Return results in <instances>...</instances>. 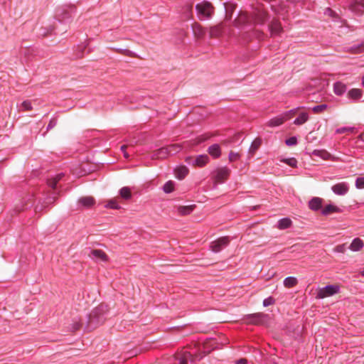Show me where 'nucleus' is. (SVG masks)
Returning a JSON list of instances; mask_svg holds the SVG:
<instances>
[{"mask_svg":"<svg viewBox=\"0 0 364 364\" xmlns=\"http://www.w3.org/2000/svg\"><path fill=\"white\" fill-rule=\"evenodd\" d=\"M267 19V14L263 7H258L254 10L252 15L250 16L246 13L240 14L237 19L238 25H252V24H263Z\"/></svg>","mask_w":364,"mask_h":364,"instance_id":"obj_1","label":"nucleus"},{"mask_svg":"<svg viewBox=\"0 0 364 364\" xmlns=\"http://www.w3.org/2000/svg\"><path fill=\"white\" fill-rule=\"evenodd\" d=\"M107 307L105 304H100L96 307L89 315L87 328H92L102 323L105 320V314Z\"/></svg>","mask_w":364,"mask_h":364,"instance_id":"obj_2","label":"nucleus"},{"mask_svg":"<svg viewBox=\"0 0 364 364\" xmlns=\"http://www.w3.org/2000/svg\"><path fill=\"white\" fill-rule=\"evenodd\" d=\"M196 10L198 18L200 21L210 19L214 13V9L211 4L205 1L197 4L196 5Z\"/></svg>","mask_w":364,"mask_h":364,"instance_id":"obj_3","label":"nucleus"},{"mask_svg":"<svg viewBox=\"0 0 364 364\" xmlns=\"http://www.w3.org/2000/svg\"><path fill=\"white\" fill-rule=\"evenodd\" d=\"M75 12L73 6H65L56 11L55 17L58 21L67 23L71 20Z\"/></svg>","mask_w":364,"mask_h":364,"instance_id":"obj_4","label":"nucleus"},{"mask_svg":"<svg viewBox=\"0 0 364 364\" xmlns=\"http://www.w3.org/2000/svg\"><path fill=\"white\" fill-rule=\"evenodd\" d=\"M205 355L198 354L195 355L193 357V354L190 352H188L186 350H183L181 352L178 353L176 355V359L178 360L179 364H188V362L192 364V363L194 361V360H200L203 358V357Z\"/></svg>","mask_w":364,"mask_h":364,"instance_id":"obj_5","label":"nucleus"},{"mask_svg":"<svg viewBox=\"0 0 364 364\" xmlns=\"http://www.w3.org/2000/svg\"><path fill=\"white\" fill-rule=\"evenodd\" d=\"M339 291L340 287L338 285H326V287L319 289L316 297L318 299H323L331 296L338 294Z\"/></svg>","mask_w":364,"mask_h":364,"instance_id":"obj_6","label":"nucleus"},{"mask_svg":"<svg viewBox=\"0 0 364 364\" xmlns=\"http://www.w3.org/2000/svg\"><path fill=\"white\" fill-rule=\"evenodd\" d=\"M230 242V238L228 237H220L210 244L211 250L214 252H219L225 247H226Z\"/></svg>","mask_w":364,"mask_h":364,"instance_id":"obj_7","label":"nucleus"},{"mask_svg":"<svg viewBox=\"0 0 364 364\" xmlns=\"http://www.w3.org/2000/svg\"><path fill=\"white\" fill-rule=\"evenodd\" d=\"M186 161L195 166L203 167L205 164H207L209 161V157L206 154H201L197 156L195 159H192L191 157H188L186 159Z\"/></svg>","mask_w":364,"mask_h":364,"instance_id":"obj_8","label":"nucleus"},{"mask_svg":"<svg viewBox=\"0 0 364 364\" xmlns=\"http://www.w3.org/2000/svg\"><path fill=\"white\" fill-rule=\"evenodd\" d=\"M331 190L338 196H344L348 192L349 186L346 182H341L333 185Z\"/></svg>","mask_w":364,"mask_h":364,"instance_id":"obj_9","label":"nucleus"},{"mask_svg":"<svg viewBox=\"0 0 364 364\" xmlns=\"http://www.w3.org/2000/svg\"><path fill=\"white\" fill-rule=\"evenodd\" d=\"M264 316V314L261 313L249 314L246 316L245 320L247 323L258 325L262 322Z\"/></svg>","mask_w":364,"mask_h":364,"instance_id":"obj_10","label":"nucleus"},{"mask_svg":"<svg viewBox=\"0 0 364 364\" xmlns=\"http://www.w3.org/2000/svg\"><path fill=\"white\" fill-rule=\"evenodd\" d=\"M230 169L227 167H222L216 171L215 176L217 183H222L230 174Z\"/></svg>","mask_w":364,"mask_h":364,"instance_id":"obj_11","label":"nucleus"},{"mask_svg":"<svg viewBox=\"0 0 364 364\" xmlns=\"http://www.w3.org/2000/svg\"><path fill=\"white\" fill-rule=\"evenodd\" d=\"M89 257L97 262H106L107 260V255L101 250H91Z\"/></svg>","mask_w":364,"mask_h":364,"instance_id":"obj_12","label":"nucleus"},{"mask_svg":"<svg viewBox=\"0 0 364 364\" xmlns=\"http://www.w3.org/2000/svg\"><path fill=\"white\" fill-rule=\"evenodd\" d=\"M168 156V149H166V146L159 148L154 151L151 155V159H163Z\"/></svg>","mask_w":364,"mask_h":364,"instance_id":"obj_13","label":"nucleus"},{"mask_svg":"<svg viewBox=\"0 0 364 364\" xmlns=\"http://www.w3.org/2000/svg\"><path fill=\"white\" fill-rule=\"evenodd\" d=\"M95 200L92 196H84L78 199L77 205L80 208H88L94 205Z\"/></svg>","mask_w":364,"mask_h":364,"instance_id":"obj_14","label":"nucleus"},{"mask_svg":"<svg viewBox=\"0 0 364 364\" xmlns=\"http://www.w3.org/2000/svg\"><path fill=\"white\" fill-rule=\"evenodd\" d=\"M269 29L272 36H277L282 31V27L277 19H273L269 25Z\"/></svg>","mask_w":364,"mask_h":364,"instance_id":"obj_15","label":"nucleus"},{"mask_svg":"<svg viewBox=\"0 0 364 364\" xmlns=\"http://www.w3.org/2000/svg\"><path fill=\"white\" fill-rule=\"evenodd\" d=\"M312 156L320 157L323 160H333L334 157L325 149H315L311 153Z\"/></svg>","mask_w":364,"mask_h":364,"instance_id":"obj_16","label":"nucleus"},{"mask_svg":"<svg viewBox=\"0 0 364 364\" xmlns=\"http://www.w3.org/2000/svg\"><path fill=\"white\" fill-rule=\"evenodd\" d=\"M287 119H285V116H284V114H282L279 116H277L269 119L266 124L269 127H276L282 124Z\"/></svg>","mask_w":364,"mask_h":364,"instance_id":"obj_17","label":"nucleus"},{"mask_svg":"<svg viewBox=\"0 0 364 364\" xmlns=\"http://www.w3.org/2000/svg\"><path fill=\"white\" fill-rule=\"evenodd\" d=\"M34 195L33 193H28L26 195L21 201V209H27L29 207H31L34 204Z\"/></svg>","mask_w":364,"mask_h":364,"instance_id":"obj_18","label":"nucleus"},{"mask_svg":"<svg viewBox=\"0 0 364 364\" xmlns=\"http://www.w3.org/2000/svg\"><path fill=\"white\" fill-rule=\"evenodd\" d=\"M322 202V198L318 197H314L309 202V208L313 211H317L321 209Z\"/></svg>","mask_w":364,"mask_h":364,"instance_id":"obj_19","label":"nucleus"},{"mask_svg":"<svg viewBox=\"0 0 364 364\" xmlns=\"http://www.w3.org/2000/svg\"><path fill=\"white\" fill-rule=\"evenodd\" d=\"M364 246V242L362 240L357 237L353 240L348 248L353 252L360 251Z\"/></svg>","mask_w":364,"mask_h":364,"instance_id":"obj_20","label":"nucleus"},{"mask_svg":"<svg viewBox=\"0 0 364 364\" xmlns=\"http://www.w3.org/2000/svg\"><path fill=\"white\" fill-rule=\"evenodd\" d=\"M188 173V168L185 166H181L175 168L176 177L180 180L183 179Z\"/></svg>","mask_w":364,"mask_h":364,"instance_id":"obj_21","label":"nucleus"},{"mask_svg":"<svg viewBox=\"0 0 364 364\" xmlns=\"http://www.w3.org/2000/svg\"><path fill=\"white\" fill-rule=\"evenodd\" d=\"M352 10L358 14H364V0H355Z\"/></svg>","mask_w":364,"mask_h":364,"instance_id":"obj_22","label":"nucleus"},{"mask_svg":"<svg viewBox=\"0 0 364 364\" xmlns=\"http://www.w3.org/2000/svg\"><path fill=\"white\" fill-rule=\"evenodd\" d=\"M192 30H193L194 35L196 36H197L198 38L203 37L205 33V29L198 23H194L192 25Z\"/></svg>","mask_w":364,"mask_h":364,"instance_id":"obj_23","label":"nucleus"},{"mask_svg":"<svg viewBox=\"0 0 364 364\" xmlns=\"http://www.w3.org/2000/svg\"><path fill=\"white\" fill-rule=\"evenodd\" d=\"M333 91L336 95L341 96L346 91V85L341 82L333 85Z\"/></svg>","mask_w":364,"mask_h":364,"instance_id":"obj_24","label":"nucleus"},{"mask_svg":"<svg viewBox=\"0 0 364 364\" xmlns=\"http://www.w3.org/2000/svg\"><path fill=\"white\" fill-rule=\"evenodd\" d=\"M363 95V92L360 89L353 88L348 91V97L353 100H359Z\"/></svg>","mask_w":364,"mask_h":364,"instance_id":"obj_25","label":"nucleus"},{"mask_svg":"<svg viewBox=\"0 0 364 364\" xmlns=\"http://www.w3.org/2000/svg\"><path fill=\"white\" fill-rule=\"evenodd\" d=\"M309 117L307 112H301L299 117L294 119V124L296 125H302L309 120Z\"/></svg>","mask_w":364,"mask_h":364,"instance_id":"obj_26","label":"nucleus"},{"mask_svg":"<svg viewBox=\"0 0 364 364\" xmlns=\"http://www.w3.org/2000/svg\"><path fill=\"white\" fill-rule=\"evenodd\" d=\"M208 153L214 158H218L220 156L221 151L220 147L218 144H214L209 146Z\"/></svg>","mask_w":364,"mask_h":364,"instance_id":"obj_27","label":"nucleus"},{"mask_svg":"<svg viewBox=\"0 0 364 364\" xmlns=\"http://www.w3.org/2000/svg\"><path fill=\"white\" fill-rule=\"evenodd\" d=\"M64 174L63 173L57 174L55 176L48 179V185L53 189L56 188L57 183L63 178Z\"/></svg>","mask_w":364,"mask_h":364,"instance_id":"obj_28","label":"nucleus"},{"mask_svg":"<svg viewBox=\"0 0 364 364\" xmlns=\"http://www.w3.org/2000/svg\"><path fill=\"white\" fill-rule=\"evenodd\" d=\"M341 211L340 208L336 205L329 204L327 205L321 211L323 215H328L331 213H339Z\"/></svg>","mask_w":364,"mask_h":364,"instance_id":"obj_29","label":"nucleus"},{"mask_svg":"<svg viewBox=\"0 0 364 364\" xmlns=\"http://www.w3.org/2000/svg\"><path fill=\"white\" fill-rule=\"evenodd\" d=\"M262 144V140L259 138L255 139L251 144L249 149V154L252 156L256 152Z\"/></svg>","mask_w":364,"mask_h":364,"instance_id":"obj_30","label":"nucleus"},{"mask_svg":"<svg viewBox=\"0 0 364 364\" xmlns=\"http://www.w3.org/2000/svg\"><path fill=\"white\" fill-rule=\"evenodd\" d=\"M291 221L289 218H285L279 220L278 221L277 227L280 230H284L286 228H288L291 226Z\"/></svg>","mask_w":364,"mask_h":364,"instance_id":"obj_31","label":"nucleus"},{"mask_svg":"<svg viewBox=\"0 0 364 364\" xmlns=\"http://www.w3.org/2000/svg\"><path fill=\"white\" fill-rule=\"evenodd\" d=\"M298 283L297 279L294 277H286L284 280V285L285 287L291 288L296 286Z\"/></svg>","mask_w":364,"mask_h":364,"instance_id":"obj_32","label":"nucleus"},{"mask_svg":"<svg viewBox=\"0 0 364 364\" xmlns=\"http://www.w3.org/2000/svg\"><path fill=\"white\" fill-rule=\"evenodd\" d=\"M166 149H168V156H170L178 153L182 149V147L180 144H173L166 146Z\"/></svg>","mask_w":364,"mask_h":364,"instance_id":"obj_33","label":"nucleus"},{"mask_svg":"<svg viewBox=\"0 0 364 364\" xmlns=\"http://www.w3.org/2000/svg\"><path fill=\"white\" fill-rule=\"evenodd\" d=\"M222 33L220 26H215L210 28L209 34L211 38L218 37Z\"/></svg>","mask_w":364,"mask_h":364,"instance_id":"obj_34","label":"nucleus"},{"mask_svg":"<svg viewBox=\"0 0 364 364\" xmlns=\"http://www.w3.org/2000/svg\"><path fill=\"white\" fill-rule=\"evenodd\" d=\"M119 194L122 198L126 200H128L132 197L131 190L128 187L122 188L119 190Z\"/></svg>","mask_w":364,"mask_h":364,"instance_id":"obj_35","label":"nucleus"},{"mask_svg":"<svg viewBox=\"0 0 364 364\" xmlns=\"http://www.w3.org/2000/svg\"><path fill=\"white\" fill-rule=\"evenodd\" d=\"M174 190V182L172 181H167L163 186V191L166 193H170Z\"/></svg>","mask_w":364,"mask_h":364,"instance_id":"obj_36","label":"nucleus"},{"mask_svg":"<svg viewBox=\"0 0 364 364\" xmlns=\"http://www.w3.org/2000/svg\"><path fill=\"white\" fill-rule=\"evenodd\" d=\"M178 210V213L183 215H188L193 210V206H180Z\"/></svg>","mask_w":364,"mask_h":364,"instance_id":"obj_37","label":"nucleus"},{"mask_svg":"<svg viewBox=\"0 0 364 364\" xmlns=\"http://www.w3.org/2000/svg\"><path fill=\"white\" fill-rule=\"evenodd\" d=\"M355 128L351 127H344L338 128L336 129V133L338 134H343L348 132H353L354 131Z\"/></svg>","mask_w":364,"mask_h":364,"instance_id":"obj_38","label":"nucleus"},{"mask_svg":"<svg viewBox=\"0 0 364 364\" xmlns=\"http://www.w3.org/2000/svg\"><path fill=\"white\" fill-rule=\"evenodd\" d=\"M107 208H112V209H119L120 208L119 205L118 204L116 199H112L108 201L107 205H105Z\"/></svg>","mask_w":364,"mask_h":364,"instance_id":"obj_39","label":"nucleus"},{"mask_svg":"<svg viewBox=\"0 0 364 364\" xmlns=\"http://www.w3.org/2000/svg\"><path fill=\"white\" fill-rule=\"evenodd\" d=\"M327 107H328L327 105L321 104L319 105L314 106L312 108V110L315 113H320V112H323L324 110H326L327 109Z\"/></svg>","mask_w":364,"mask_h":364,"instance_id":"obj_40","label":"nucleus"},{"mask_svg":"<svg viewBox=\"0 0 364 364\" xmlns=\"http://www.w3.org/2000/svg\"><path fill=\"white\" fill-rule=\"evenodd\" d=\"M282 161L284 162L291 167H296L297 165V161L294 158L284 159L282 160Z\"/></svg>","mask_w":364,"mask_h":364,"instance_id":"obj_41","label":"nucleus"},{"mask_svg":"<svg viewBox=\"0 0 364 364\" xmlns=\"http://www.w3.org/2000/svg\"><path fill=\"white\" fill-rule=\"evenodd\" d=\"M299 109H300V107H298L294 109H290L286 112H284L283 114H284V116H285V119H289L291 117V115L295 114Z\"/></svg>","mask_w":364,"mask_h":364,"instance_id":"obj_42","label":"nucleus"},{"mask_svg":"<svg viewBox=\"0 0 364 364\" xmlns=\"http://www.w3.org/2000/svg\"><path fill=\"white\" fill-rule=\"evenodd\" d=\"M21 109L23 111H28L32 109L31 102L28 100L23 101L21 105Z\"/></svg>","mask_w":364,"mask_h":364,"instance_id":"obj_43","label":"nucleus"},{"mask_svg":"<svg viewBox=\"0 0 364 364\" xmlns=\"http://www.w3.org/2000/svg\"><path fill=\"white\" fill-rule=\"evenodd\" d=\"M352 53H358L364 51V42L350 48Z\"/></svg>","mask_w":364,"mask_h":364,"instance_id":"obj_44","label":"nucleus"},{"mask_svg":"<svg viewBox=\"0 0 364 364\" xmlns=\"http://www.w3.org/2000/svg\"><path fill=\"white\" fill-rule=\"evenodd\" d=\"M285 143L289 146H294L297 144V139L296 136H291L286 139Z\"/></svg>","mask_w":364,"mask_h":364,"instance_id":"obj_45","label":"nucleus"},{"mask_svg":"<svg viewBox=\"0 0 364 364\" xmlns=\"http://www.w3.org/2000/svg\"><path fill=\"white\" fill-rule=\"evenodd\" d=\"M228 158L230 161H235L240 158V155L237 152L230 151Z\"/></svg>","mask_w":364,"mask_h":364,"instance_id":"obj_46","label":"nucleus"},{"mask_svg":"<svg viewBox=\"0 0 364 364\" xmlns=\"http://www.w3.org/2000/svg\"><path fill=\"white\" fill-rule=\"evenodd\" d=\"M355 186L357 188H364V177H358L355 181Z\"/></svg>","mask_w":364,"mask_h":364,"instance_id":"obj_47","label":"nucleus"},{"mask_svg":"<svg viewBox=\"0 0 364 364\" xmlns=\"http://www.w3.org/2000/svg\"><path fill=\"white\" fill-rule=\"evenodd\" d=\"M346 244L337 245L333 250V251L335 252H338V253H343L346 252Z\"/></svg>","mask_w":364,"mask_h":364,"instance_id":"obj_48","label":"nucleus"},{"mask_svg":"<svg viewBox=\"0 0 364 364\" xmlns=\"http://www.w3.org/2000/svg\"><path fill=\"white\" fill-rule=\"evenodd\" d=\"M324 14H325L326 15L329 16L333 17V18L336 17V14L335 11H333V10H332L331 9H330V8H327V9H326Z\"/></svg>","mask_w":364,"mask_h":364,"instance_id":"obj_49","label":"nucleus"},{"mask_svg":"<svg viewBox=\"0 0 364 364\" xmlns=\"http://www.w3.org/2000/svg\"><path fill=\"white\" fill-rule=\"evenodd\" d=\"M273 304V299L271 297L267 298L263 301L264 306H269Z\"/></svg>","mask_w":364,"mask_h":364,"instance_id":"obj_50","label":"nucleus"},{"mask_svg":"<svg viewBox=\"0 0 364 364\" xmlns=\"http://www.w3.org/2000/svg\"><path fill=\"white\" fill-rule=\"evenodd\" d=\"M210 137V135L208 134H205V135H203V136H200V137H198V141L197 143L199 144V143H201L205 140H207L208 139H209Z\"/></svg>","mask_w":364,"mask_h":364,"instance_id":"obj_51","label":"nucleus"},{"mask_svg":"<svg viewBox=\"0 0 364 364\" xmlns=\"http://www.w3.org/2000/svg\"><path fill=\"white\" fill-rule=\"evenodd\" d=\"M56 124V121L55 119H51L47 127L48 129H50L53 128Z\"/></svg>","mask_w":364,"mask_h":364,"instance_id":"obj_52","label":"nucleus"},{"mask_svg":"<svg viewBox=\"0 0 364 364\" xmlns=\"http://www.w3.org/2000/svg\"><path fill=\"white\" fill-rule=\"evenodd\" d=\"M246 363H247V360L245 358H241L240 360H237L235 362V364H246Z\"/></svg>","mask_w":364,"mask_h":364,"instance_id":"obj_53","label":"nucleus"},{"mask_svg":"<svg viewBox=\"0 0 364 364\" xmlns=\"http://www.w3.org/2000/svg\"><path fill=\"white\" fill-rule=\"evenodd\" d=\"M358 139L364 142V132L358 136Z\"/></svg>","mask_w":364,"mask_h":364,"instance_id":"obj_54","label":"nucleus"},{"mask_svg":"<svg viewBox=\"0 0 364 364\" xmlns=\"http://www.w3.org/2000/svg\"><path fill=\"white\" fill-rule=\"evenodd\" d=\"M123 155L124 156L125 159H129V154L127 152V151H124V152H123Z\"/></svg>","mask_w":364,"mask_h":364,"instance_id":"obj_55","label":"nucleus"},{"mask_svg":"<svg viewBox=\"0 0 364 364\" xmlns=\"http://www.w3.org/2000/svg\"><path fill=\"white\" fill-rule=\"evenodd\" d=\"M127 146V145H122V146H121V148H120L121 151H122V152H124V151H126Z\"/></svg>","mask_w":364,"mask_h":364,"instance_id":"obj_56","label":"nucleus"},{"mask_svg":"<svg viewBox=\"0 0 364 364\" xmlns=\"http://www.w3.org/2000/svg\"><path fill=\"white\" fill-rule=\"evenodd\" d=\"M80 324L77 323L73 326V330L75 331L79 328Z\"/></svg>","mask_w":364,"mask_h":364,"instance_id":"obj_57","label":"nucleus"},{"mask_svg":"<svg viewBox=\"0 0 364 364\" xmlns=\"http://www.w3.org/2000/svg\"><path fill=\"white\" fill-rule=\"evenodd\" d=\"M54 198H55V197L48 198V201L47 202V203H51L54 200Z\"/></svg>","mask_w":364,"mask_h":364,"instance_id":"obj_58","label":"nucleus"},{"mask_svg":"<svg viewBox=\"0 0 364 364\" xmlns=\"http://www.w3.org/2000/svg\"><path fill=\"white\" fill-rule=\"evenodd\" d=\"M362 85L364 87V76L362 77Z\"/></svg>","mask_w":364,"mask_h":364,"instance_id":"obj_59","label":"nucleus"},{"mask_svg":"<svg viewBox=\"0 0 364 364\" xmlns=\"http://www.w3.org/2000/svg\"><path fill=\"white\" fill-rule=\"evenodd\" d=\"M360 274L364 277V269L360 272Z\"/></svg>","mask_w":364,"mask_h":364,"instance_id":"obj_60","label":"nucleus"},{"mask_svg":"<svg viewBox=\"0 0 364 364\" xmlns=\"http://www.w3.org/2000/svg\"><path fill=\"white\" fill-rule=\"evenodd\" d=\"M211 350H205V353H209Z\"/></svg>","mask_w":364,"mask_h":364,"instance_id":"obj_61","label":"nucleus"}]
</instances>
